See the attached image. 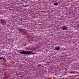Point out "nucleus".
<instances>
[{
    "mask_svg": "<svg viewBox=\"0 0 79 79\" xmlns=\"http://www.w3.org/2000/svg\"><path fill=\"white\" fill-rule=\"evenodd\" d=\"M21 54H23V55H34V53L32 51H23L22 52H19Z\"/></svg>",
    "mask_w": 79,
    "mask_h": 79,
    "instance_id": "f257e3e1",
    "label": "nucleus"
},
{
    "mask_svg": "<svg viewBox=\"0 0 79 79\" xmlns=\"http://www.w3.org/2000/svg\"><path fill=\"white\" fill-rule=\"evenodd\" d=\"M2 57H0V60H2Z\"/></svg>",
    "mask_w": 79,
    "mask_h": 79,
    "instance_id": "6e6552de",
    "label": "nucleus"
},
{
    "mask_svg": "<svg viewBox=\"0 0 79 79\" xmlns=\"http://www.w3.org/2000/svg\"><path fill=\"white\" fill-rule=\"evenodd\" d=\"M55 49L56 50H59L60 49V48L59 46L56 47L55 48Z\"/></svg>",
    "mask_w": 79,
    "mask_h": 79,
    "instance_id": "7ed1b4c3",
    "label": "nucleus"
},
{
    "mask_svg": "<svg viewBox=\"0 0 79 79\" xmlns=\"http://www.w3.org/2000/svg\"><path fill=\"white\" fill-rule=\"evenodd\" d=\"M1 23H2V24H3V25H4V24H5V22L4 21H2Z\"/></svg>",
    "mask_w": 79,
    "mask_h": 79,
    "instance_id": "39448f33",
    "label": "nucleus"
},
{
    "mask_svg": "<svg viewBox=\"0 0 79 79\" xmlns=\"http://www.w3.org/2000/svg\"><path fill=\"white\" fill-rule=\"evenodd\" d=\"M74 73V72H71L70 73H69V74H71V73Z\"/></svg>",
    "mask_w": 79,
    "mask_h": 79,
    "instance_id": "0eeeda50",
    "label": "nucleus"
},
{
    "mask_svg": "<svg viewBox=\"0 0 79 79\" xmlns=\"http://www.w3.org/2000/svg\"><path fill=\"white\" fill-rule=\"evenodd\" d=\"M18 30H19L20 31H21V32H22V31H23V30L22 29H19Z\"/></svg>",
    "mask_w": 79,
    "mask_h": 79,
    "instance_id": "423d86ee",
    "label": "nucleus"
},
{
    "mask_svg": "<svg viewBox=\"0 0 79 79\" xmlns=\"http://www.w3.org/2000/svg\"><path fill=\"white\" fill-rule=\"evenodd\" d=\"M63 30H67V27L66 26H63L62 27Z\"/></svg>",
    "mask_w": 79,
    "mask_h": 79,
    "instance_id": "f03ea898",
    "label": "nucleus"
},
{
    "mask_svg": "<svg viewBox=\"0 0 79 79\" xmlns=\"http://www.w3.org/2000/svg\"><path fill=\"white\" fill-rule=\"evenodd\" d=\"M58 3H54V5H55V6H57V5H58Z\"/></svg>",
    "mask_w": 79,
    "mask_h": 79,
    "instance_id": "20e7f679",
    "label": "nucleus"
},
{
    "mask_svg": "<svg viewBox=\"0 0 79 79\" xmlns=\"http://www.w3.org/2000/svg\"><path fill=\"white\" fill-rule=\"evenodd\" d=\"M2 59H5V58H4V57H3V58L2 57Z\"/></svg>",
    "mask_w": 79,
    "mask_h": 79,
    "instance_id": "1a4fd4ad",
    "label": "nucleus"
}]
</instances>
